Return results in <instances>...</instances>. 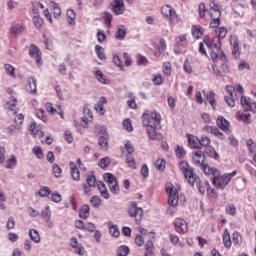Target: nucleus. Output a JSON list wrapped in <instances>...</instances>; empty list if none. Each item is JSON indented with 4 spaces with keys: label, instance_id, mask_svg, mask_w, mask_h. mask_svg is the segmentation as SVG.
I'll return each mask as SVG.
<instances>
[{
    "label": "nucleus",
    "instance_id": "nucleus-1",
    "mask_svg": "<svg viewBox=\"0 0 256 256\" xmlns=\"http://www.w3.org/2000/svg\"><path fill=\"white\" fill-rule=\"evenodd\" d=\"M166 193L168 195V204L170 205L167 208V213L168 215H175V212L177 211V209H175L177 207V205H179V191L177 190V188H175V186H173V184H168L166 186Z\"/></svg>",
    "mask_w": 256,
    "mask_h": 256
},
{
    "label": "nucleus",
    "instance_id": "nucleus-2",
    "mask_svg": "<svg viewBox=\"0 0 256 256\" xmlns=\"http://www.w3.org/2000/svg\"><path fill=\"white\" fill-rule=\"evenodd\" d=\"M178 167L181 171V173L184 175L185 179L188 181L189 185L193 187L195 183L197 182V174H195V170L191 165H189V162L183 160L178 163Z\"/></svg>",
    "mask_w": 256,
    "mask_h": 256
},
{
    "label": "nucleus",
    "instance_id": "nucleus-3",
    "mask_svg": "<svg viewBox=\"0 0 256 256\" xmlns=\"http://www.w3.org/2000/svg\"><path fill=\"white\" fill-rule=\"evenodd\" d=\"M142 125L144 127H150L154 125L157 127L161 123V115L157 112H153L151 110H145L142 114Z\"/></svg>",
    "mask_w": 256,
    "mask_h": 256
},
{
    "label": "nucleus",
    "instance_id": "nucleus-4",
    "mask_svg": "<svg viewBox=\"0 0 256 256\" xmlns=\"http://www.w3.org/2000/svg\"><path fill=\"white\" fill-rule=\"evenodd\" d=\"M235 175H237V170H234L231 173H226L222 176H216L213 179V184L215 185L216 189L223 190L226 185L231 183V178L235 177Z\"/></svg>",
    "mask_w": 256,
    "mask_h": 256
},
{
    "label": "nucleus",
    "instance_id": "nucleus-5",
    "mask_svg": "<svg viewBox=\"0 0 256 256\" xmlns=\"http://www.w3.org/2000/svg\"><path fill=\"white\" fill-rule=\"evenodd\" d=\"M143 213V208L139 207L136 201L130 202V205L128 207V215L129 217L135 219L137 225H141Z\"/></svg>",
    "mask_w": 256,
    "mask_h": 256
},
{
    "label": "nucleus",
    "instance_id": "nucleus-6",
    "mask_svg": "<svg viewBox=\"0 0 256 256\" xmlns=\"http://www.w3.org/2000/svg\"><path fill=\"white\" fill-rule=\"evenodd\" d=\"M162 15L166 17V19L169 21V23H177L179 21V16H177V12H175V9H173L169 5H165L162 7Z\"/></svg>",
    "mask_w": 256,
    "mask_h": 256
},
{
    "label": "nucleus",
    "instance_id": "nucleus-7",
    "mask_svg": "<svg viewBox=\"0 0 256 256\" xmlns=\"http://www.w3.org/2000/svg\"><path fill=\"white\" fill-rule=\"evenodd\" d=\"M173 225L175 228L176 233H179V235H185L187 231H189V227L187 226V221L183 218H175L173 221Z\"/></svg>",
    "mask_w": 256,
    "mask_h": 256
},
{
    "label": "nucleus",
    "instance_id": "nucleus-8",
    "mask_svg": "<svg viewBox=\"0 0 256 256\" xmlns=\"http://www.w3.org/2000/svg\"><path fill=\"white\" fill-rule=\"evenodd\" d=\"M7 93L12 95V97H10V100L6 102L5 109H7V111H13L14 115H16L17 111L15 109H17V99L13 97V95H15V90H13V88H8Z\"/></svg>",
    "mask_w": 256,
    "mask_h": 256
},
{
    "label": "nucleus",
    "instance_id": "nucleus-9",
    "mask_svg": "<svg viewBox=\"0 0 256 256\" xmlns=\"http://www.w3.org/2000/svg\"><path fill=\"white\" fill-rule=\"evenodd\" d=\"M97 183H99V181H97L95 175H88L86 177V184L83 185L84 194L89 195V193H91L92 187H96Z\"/></svg>",
    "mask_w": 256,
    "mask_h": 256
},
{
    "label": "nucleus",
    "instance_id": "nucleus-10",
    "mask_svg": "<svg viewBox=\"0 0 256 256\" xmlns=\"http://www.w3.org/2000/svg\"><path fill=\"white\" fill-rule=\"evenodd\" d=\"M203 41L205 45L210 49L211 51H220L221 50V40L219 38H213L212 40L204 37Z\"/></svg>",
    "mask_w": 256,
    "mask_h": 256
},
{
    "label": "nucleus",
    "instance_id": "nucleus-11",
    "mask_svg": "<svg viewBox=\"0 0 256 256\" xmlns=\"http://www.w3.org/2000/svg\"><path fill=\"white\" fill-rule=\"evenodd\" d=\"M84 117L81 118V125L82 127H87L89 122L93 121V112L89 108V106L84 105L83 107Z\"/></svg>",
    "mask_w": 256,
    "mask_h": 256
},
{
    "label": "nucleus",
    "instance_id": "nucleus-12",
    "mask_svg": "<svg viewBox=\"0 0 256 256\" xmlns=\"http://www.w3.org/2000/svg\"><path fill=\"white\" fill-rule=\"evenodd\" d=\"M112 11L116 15H123L125 13V4L123 0H113L111 3Z\"/></svg>",
    "mask_w": 256,
    "mask_h": 256
},
{
    "label": "nucleus",
    "instance_id": "nucleus-13",
    "mask_svg": "<svg viewBox=\"0 0 256 256\" xmlns=\"http://www.w3.org/2000/svg\"><path fill=\"white\" fill-rule=\"evenodd\" d=\"M241 105L242 107H244V109L246 111H255L256 109V102L251 101V98L247 97V96H242L240 99Z\"/></svg>",
    "mask_w": 256,
    "mask_h": 256
},
{
    "label": "nucleus",
    "instance_id": "nucleus-14",
    "mask_svg": "<svg viewBox=\"0 0 256 256\" xmlns=\"http://www.w3.org/2000/svg\"><path fill=\"white\" fill-rule=\"evenodd\" d=\"M25 29V24L23 23H12L9 32L12 37H17L18 35H21Z\"/></svg>",
    "mask_w": 256,
    "mask_h": 256
},
{
    "label": "nucleus",
    "instance_id": "nucleus-15",
    "mask_svg": "<svg viewBox=\"0 0 256 256\" xmlns=\"http://www.w3.org/2000/svg\"><path fill=\"white\" fill-rule=\"evenodd\" d=\"M29 55L32 59H35L38 65L41 63V50L35 44L29 46Z\"/></svg>",
    "mask_w": 256,
    "mask_h": 256
},
{
    "label": "nucleus",
    "instance_id": "nucleus-16",
    "mask_svg": "<svg viewBox=\"0 0 256 256\" xmlns=\"http://www.w3.org/2000/svg\"><path fill=\"white\" fill-rule=\"evenodd\" d=\"M105 105H107V98L102 96L99 98L98 102L94 106V109L96 113H98V115H105Z\"/></svg>",
    "mask_w": 256,
    "mask_h": 256
},
{
    "label": "nucleus",
    "instance_id": "nucleus-17",
    "mask_svg": "<svg viewBox=\"0 0 256 256\" xmlns=\"http://www.w3.org/2000/svg\"><path fill=\"white\" fill-rule=\"evenodd\" d=\"M28 85L26 86V91L31 95L37 94V78L35 76L28 78Z\"/></svg>",
    "mask_w": 256,
    "mask_h": 256
},
{
    "label": "nucleus",
    "instance_id": "nucleus-18",
    "mask_svg": "<svg viewBox=\"0 0 256 256\" xmlns=\"http://www.w3.org/2000/svg\"><path fill=\"white\" fill-rule=\"evenodd\" d=\"M188 145L191 149H201V142L199 137L194 136L192 134L187 135Z\"/></svg>",
    "mask_w": 256,
    "mask_h": 256
},
{
    "label": "nucleus",
    "instance_id": "nucleus-19",
    "mask_svg": "<svg viewBox=\"0 0 256 256\" xmlns=\"http://www.w3.org/2000/svg\"><path fill=\"white\" fill-rule=\"evenodd\" d=\"M70 173L73 181H79L81 179V172H79V168H77V164L75 162H69Z\"/></svg>",
    "mask_w": 256,
    "mask_h": 256
},
{
    "label": "nucleus",
    "instance_id": "nucleus-20",
    "mask_svg": "<svg viewBox=\"0 0 256 256\" xmlns=\"http://www.w3.org/2000/svg\"><path fill=\"white\" fill-rule=\"evenodd\" d=\"M193 161L198 167L203 165L205 163V152L201 150L193 152Z\"/></svg>",
    "mask_w": 256,
    "mask_h": 256
},
{
    "label": "nucleus",
    "instance_id": "nucleus-21",
    "mask_svg": "<svg viewBox=\"0 0 256 256\" xmlns=\"http://www.w3.org/2000/svg\"><path fill=\"white\" fill-rule=\"evenodd\" d=\"M216 125L221 131H224V133H229V121H227L225 117L219 116L216 120Z\"/></svg>",
    "mask_w": 256,
    "mask_h": 256
},
{
    "label": "nucleus",
    "instance_id": "nucleus-22",
    "mask_svg": "<svg viewBox=\"0 0 256 256\" xmlns=\"http://www.w3.org/2000/svg\"><path fill=\"white\" fill-rule=\"evenodd\" d=\"M98 145L102 151H107L109 149V134L104 133L103 136H100L98 139Z\"/></svg>",
    "mask_w": 256,
    "mask_h": 256
},
{
    "label": "nucleus",
    "instance_id": "nucleus-23",
    "mask_svg": "<svg viewBox=\"0 0 256 256\" xmlns=\"http://www.w3.org/2000/svg\"><path fill=\"white\" fill-rule=\"evenodd\" d=\"M70 245L73 249H75V252L77 253V255H85V248L79 245V242L77 241L76 237L71 238Z\"/></svg>",
    "mask_w": 256,
    "mask_h": 256
},
{
    "label": "nucleus",
    "instance_id": "nucleus-24",
    "mask_svg": "<svg viewBox=\"0 0 256 256\" xmlns=\"http://www.w3.org/2000/svg\"><path fill=\"white\" fill-rule=\"evenodd\" d=\"M199 167L203 171V173H205V175H217V173H219V170H217V168H213L205 162L202 163Z\"/></svg>",
    "mask_w": 256,
    "mask_h": 256
},
{
    "label": "nucleus",
    "instance_id": "nucleus-25",
    "mask_svg": "<svg viewBox=\"0 0 256 256\" xmlns=\"http://www.w3.org/2000/svg\"><path fill=\"white\" fill-rule=\"evenodd\" d=\"M96 187L100 192L101 197H103L104 199H109V191L107 190L105 183L98 181Z\"/></svg>",
    "mask_w": 256,
    "mask_h": 256
},
{
    "label": "nucleus",
    "instance_id": "nucleus-26",
    "mask_svg": "<svg viewBox=\"0 0 256 256\" xmlns=\"http://www.w3.org/2000/svg\"><path fill=\"white\" fill-rule=\"evenodd\" d=\"M222 239H223L224 247H226V249H231V245H232L231 234L229 233L228 229H224Z\"/></svg>",
    "mask_w": 256,
    "mask_h": 256
},
{
    "label": "nucleus",
    "instance_id": "nucleus-27",
    "mask_svg": "<svg viewBox=\"0 0 256 256\" xmlns=\"http://www.w3.org/2000/svg\"><path fill=\"white\" fill-rule=\"evenodd\" d=\"M29 131L34 137H43V131L37 128V123L31 122Z\"/></svg>",
    "mask_w": 256,
    "mask_h": 256
},
{
    "label": "nucleus",
    "instance_id": "nucleus-28",
    "mask_svg": "<svg viewBox=\"0 0 256 256\" xmlns=\"http://www.w3.org/2000/svg\"><path fill=\"white\" fill-rule=\"evenodd\" d=\"M29 131L34 137H43V131L37 128V123L31 122Z\"/></svg>",
    "mask_w": 256,
    "mask_h": 256
},
{
    "label": "nucleus",
    "instance_id": "nucleus-29",
    "mask_svg": "<svg viewBox=\"0 0 256 256\" xmlns=\"http://www.w3.org/2000/svg\"><path fill=\"white\" fill-rule=\"evenodd\" d=\"M29 131L34 137H43V131L37 128V123L31 122Z\"/></svg>",
    "mask_w": 256,
    "mask_h": 256
},
{
    "label": "nucleus",
    "instance_id": "nucleus-30",
    "mask_svg": "<svg viewBox=\"0 0 256 256\" xmlns=\"http://www.w3.org/2000/svg\"><path fill=\"white\" fill-rule=\"evenodd\" d=\"M144 249H145V256L154 255L155 245L153 244V241L148 240L144 245Z\"/></svg>",
    "mask_w": 256,
    "mask_h": 256
},
{
    "label": "nucleus",
    "instance_id": "nucleus-31",
    "mask_svg": "<svg viewBox=\"0 0 256 256\" xmlns=\"http://www.w3.org/2000/svg\"><path fill=\"white\" fill-rule=\"evenodd\" d=\"M212 20L210 21V27L212 29H217L221 25V16H215V13L211 12Z\"/></svg>",
    "mask_w": 256,
    "mask_h": 256
},
{
    "label": "nucleus",
    "instance_id": "nucleus-32",
    "mask_svg": "<svg viewBox=\"0 0 256 256\" xmlns=\"http://www.w3.org/2000/svg\"><path fill=\"white\" fill-rule=\"evenodd\" d=\"M90 211H91V208L89 207V205L87 204L83 205L79 210V218L87 219V217H89Z\"/></svg>",
    "mask_w": 256,
    "mask_h": 256
},
{
    "label": "nucleus",
    "instance_id": "nucleus-33",
    "mask_svg": "<svg viewBox=\"0 0 256 256\" xmlns=\"http://www.w3.org/2000/svg\"><path fill=\"white\" fill-rule=\"evenodd\" d=\"M192 36L194 39H201L203 37V28L200 25L192 27Z\"/></svg>",
    "mask_w": 256,
    "mask_h": 256
},
{
    "label": "nucleus",
    "instance_id": "nucleus-34",
    "mask_svg": "<svg viewBox=\"0 0 256 256\" xmlns=\"http://www.w3.org/2000/svg\"><path fill=\"white\" fill-rule=\"evenodd\" d=\"M237 117L240 121H243L246 125H249L251 123V114L249 113H243V112H238Z\"/></svg>",
    "mask_w": 256,
    "mask_h": 256
},
{
    "label": "nucleus",
    "instance_id": "nucleus-35",
    "mask_svg": "<svg viewBox=\"0 0 256 256\" xmlns=\"http://www.w3.org/2000/svg\"><path fill=\"white\" fill-rule=\"evenodd\" d=\"M29 237L34 243H41V236L39 235V232L35 229L29 230Z\"/></svg>",
    "mask_w": 256,
    "mask_h": 256
},
{
    "label": "nucleus",
    "instance_id": "nucleus-36",
    "mask_svg": "<svg viewBox=\"0 0 256 256\" xmlns=\"http://www.w3.org/2000/svg\"><path fill=\"white\" fill-rule=\"evenodd\" d=\"M67 20L70 25H75V19H77V15L75 14V10L69 9L67 10Z\"/></svg>",
    "mask_w": 256,
    "mask_h": 256
},
{
    "label": "nucleus",
    "instance_id": "nucleus-37",
    "mask_svg": "<svg viewBox=\"0 0 256 256\" xmlns=\"http://www.w3.org/2000/svg\"><path fill=\"white\" fill-rule=\"evenodd\" d=\"M205 153L206 155H208V157H211L212 159H219V154L217 153V151H215V148H213V146H208Z\"/></svg>",
    "mask_w": 256,
    "mask_h": 256
},
{
    "label": "nucleus",
    "instance_id": "nucleus-38",
    "mask_svg": "<svg viewBox=\"0 0 256 256\" xmlns=\"http://www.w3.org/2000/svg\"><path fill=\"white\" fill-rule=\"evenodd\" d=\"M215 33L217 35V39L221 41V39H225L227 37V29L225 27L216 28Z\"/></svg>",
    "mask_w": 256,
    "mask_h": 256
},
{
    "label": "nucleus",
    "instance_id": "nucleus-39",
    "mask_svg": "<svg viewBox=\"0 0 256 256\" xmlns=\"http://www.w3.org/2000/svg\"><path fill=\"white\" fill-rule=\"evenodd\" d=\"M95 53H96L98 59H100V61L107 59V57L105 56L104 49H103V47H101V45L95 46Z\"/></svg>",
    "mask_w": 256,
    "mask_h": 256
},
{
    "label": "nucleus",
    "instance_id": "nucleus-40",
    "mask_svg": "<svg viewBox=\"0 0 256 256\" xmlns=\"http://www.w3.org/2000/svg\"><path fill=\"white\" fill-rule=\"evenodd\" d=\"M110 165H111V158L109 157L101 158L98 162V167H100V169H107V167Z\"/></svg>",
    "mask_w": 256,
    "mask_h": 256
},
{
    "label": "nucleus",
    "instance_id": "nucleus-41",
    "mask_svg": "<svg viewBox=\"0 0 256 256\" xmlns=\"http://www.w3.org/2000/svg\"><path fill=\"white\" fill-rule=\"evenodd\" d=\"M206 99L213 109L217 107V100H215V93L213 91L209 92Z\"/></svg>",
    "mask_w": 256,
    "mask_h": 256
},
{
    "label": "nucleus",
    "instance_id": "nucleus-42",
    "mask_svg": "<svg viewBox=\"0 0 256 256\" xmlns=\"http://www.w3.org/2000/svg\"><path fill=\"white\" fill-rule=\"evenodd\" d=\"M94 75H95L97 81H99V83H102L103 85H107V80L105 79V74H103V72H101V70H96L94 72Z\"/></svg>",
    "mask_w": 256,
    "mask_h": 256
},
{
    "label": "nucleus",
    "instance_id": "nucleus-43",
    "mask_svg": "<svg viewBox=\"0 0 256 256\" xmlns=\"http://www.w3.org/2000/svg\"><path fill=\"white\" fill-rule=\"evenodd\" d=\"M176 44L183 47L187 45V34H181L175 38Z\"/></svg>",
    "mask_w": 256,
    "mask_h": 256
},
{
    "label": "nucleus",
    "instance_id": "nucleus-44",
    "mask_svg": "<svg viewBox=\"0 0 256 256\" xmlns=\"http://www.w3.org/2000/svg\"><path fill=\"white\" fill-rule=\"evenodd\" d=\"M150 139H157V126H146Z\"/></svg>",
    "mask_w": 256,
    "mask_h": 256
},
{
    "label": "nucleus",
    "instance_id": "nucleus-45",
    "mask_svg": "<svg viewBox=\"0 0 256 256\" xmlns=\"http://www.w3.org/2000/svg\"><path fill=\"white\" fill-rule=\"evenodd\" d=\"M126 163L128 167H131V169H137V162L135 161V158L131 156V154L126 155Z\"/></svg>",
    "mask_w": 256,
    "mask_h": 256
},
{
    "label": "nucleus",
    "instance_id": "nucleus-46",
    "mask_svg": "<svg viewBox=\"0 0 256 256\" xmlns=\"http://www.w3.org/2000/svg\"><path fill=\"white\" fill-rule=\"evenodd\" d=\"M51 7L53 10V15L55 19H57V17H61V7L59 6V4L55 2H51Z\"/></svg>",
    "mask_w": 256,
    "mask_h": 256
},
{
    "label": "nucleus",
    "instance_id": "nucleus-47",
    "mask_svg": "<svg viewBox=\"0 0 256 256\" xmlns=\"http://www.w3.org/2000/svg\"><path fill=\"white\" fill-rule=\"evenodd\" d=\"M232 242L234 245H241V243H243V238L241 237V234H239V232H233Z\"/></svg>",
    "mask_w": 256,
    "mask_h": 256
},
{
    "label": "nucleus",
    "instance_id": "nucleus-48",
    "mask_svg": "<svg viewBox=\"0 0 256 256\" xmlns=\"http://www.w3.org/2000/svg\"><path fill=\"white\" fill-rule=\"evenodd\" d=\"M207 13V7H205V3L201 2L198 4V15L200 19H205V15Z\"/></svg>",
    "mask_w": 256,
    "mask_h": 256
},
{
    "label": "nucleus",
    "instance_id": "nucleus-49",
    "mask_svg": "<svg viewBox=\"0 0 256 256\" xmlns=\"http://www.w3.org/2000/svg\"><path fill=\"white\" fill-rule=\"evenodd\" d=\"M210 7H211L210 11L211 13H214V16L221 17V6L212 2L210 4Z\"/></svg>",
    "mask_w": 256,
    "mask_h": 256
},
{
    "label": "nucleus",
    "instance_id": "nucleus-50",
    "mask_svg": "<svg viewBox=\"0 0 256 256\" xmlns=\"http://www.w3.org/2000/svg\"><path fill=\"white\" fill-rule=\"evenodd\" d=\"M6 169H13L17 165V158L15 156H11L8 160H6Z\"/></svg>",
    "mask_w": 256,
    "mask_h": 256
},
{
    "label": "nucleus",
    "instance_id": "nucleus-51",
    "mask_svg": "<svg viewBox=\"0 0 256 256\" xmlns=\"http://www.w3.org/2000/svg\"><path fill=\"white\" fill-rule=\"evenodd\" d=\"M236 17H243L245 15V6L238 4L234 7Z\"/></svg>",
    "mask_w": 256,
    "mask_h": 256
},
{
    "label": "nucleus",
    "instance_id": "nucleus-52",
    "mask_svg": "<svg viewBox=\"0 0 256 256\" xmlns=\"http://www.w3.org/2000/svg\"><path fill=\"white\" fill-rule=\"evenodd\" d=\"M42 217L43 219H45L46 223H49V221H51V207H45V210L42 211Z\"/></svg>",
    "mask_w": 256,
    "mask_h": 256
},
{
    "label": "nucleus",
    "instance_id": "nucleus-53",
    "mask_svg": "<svg viewBox=\"0 0 256 256\" xmlns=\"http://www.w3.org/2000/svg\"><path fill=\"white\" fill-rule=\"evenodd\" d=\"M205 185H206L207 195H209V197H212L213 199H217V193H215V190L211 188V184L205 181Z\"/></svg>",
    "mask_w": 256,
    "mask_h": 256
},
{
    "label": "nucleus",
    "instance_id": "nucleus-54",
    "mask_svg": "<svg viewBox=\"0 0 256 256\" xmlns=\"http://www.w3.org/2000/svg\"><path fill=\"white\" fill-rule=\"evenodd\" d=\"M38 195L40 197H49V195H51V189L47 186H43L40 188Z\"/></svg>",
    "mask_w": 256,
    "mask_h": 256
},
{
    "label": "nucleus",
    "instance_id": "nucleus-55",
    "mask_svg": "<svg viewBox=\"0 0 256 256\" xmlns=\"http://www.w3.org/2000/svg\"><path fill=\"white\" fill-rule=\"evenodd\" d=\"M136 61H137L138 65H143L144 67L149 65V60H147V57H145L141 54H138L136 56Z\"/></svg>",
    "mask_w": 256,
    "mask_h": 256
},
{
    "label": "nucleus",
    "instance_id": "nucleus-56",
    "mask_svg": "<svg viewBox=\"0 0 256 256\" xmlns=\"http://www.w3.org/2000/svg\"><path fill=\"white\" fill-rule=\"evenodd\" d=\"M90 203H91L92 207L99 209L101 207V198L99 196H93L90 199Z\"/></svg>",
    "mask_w": 256,
    "mask_h": 256
},
{
    "label": "nucleus",
    "instance_id": "nucleus-57",
    "mask_svg": "<svg viewBox=\"0 0 256 256\" xmlns=\"http://www.w3.org/2000/svg\"><path fill=\"white\" fill-rule=\"evenodd\" d=\"M175 154L176 157H178V159H183L185 157V148H183V146L178 145L175 149Z\"/></svg>",
    "mask_w": 256,
    "mask_h": 256
},
{
    "label": "nucleus",
    "instance_id": "nucleus-58",
    "mask_svg": "<svg viewBox=\"0 0 256 256\" xmlns=\"http://www.w3.org/2000/svg\"><path fill=\"white\" fill-rule=\"evenodd\" d=\"M52 171H53V175L54 177H56L57 179H59V177H61V175H63V170L61 169V167L57 164H54L52 167Z\"/></svg>",
    "mask_w": 256,
    "mask_h": 256
},
{
    "label": "nucleus",
    "instance_id": "nucleus-59",
    "mask_svg": "<svg viewBox=\"0 0 256 256\" xmlns=\"http://www.w3.org/2000/svg\"><path fill=\"white\" fill-rule=\"evenodd\" d=\"M108 187L111 193H114V195H117V193H119V183L117 182V180L108 184Z\"/></svg>",
    "mask_w": 256,
    "mask_h": 256
},
{
    "label": "nucleus",
    "instance_id": "nucleus-60",
    "mask_svg": "<svg viewBox=\"0 0 256 256\" xmlns=\"http://www.w3.org/2000/svg\"><path fill=\"white\" fill-rule=\"evenodd\" d=\"M4 69L7 73V75H9L10 77H15V67H13V65L5 64Z\"/></svg>",
    "mask_w": 256,
    "mask_h": 256
},
{
    "label": "nucleus",
    "instance_id": "nucleus-61",
    "mask_svg": "<svg viewBox=\"0 0 256 256\" xmlns=\"http://www.w3.org/2000/svg\"><path fill=\"white\" fill-rule=\"evenodd\" d=\"M36 117L43 121V123H47V116L45 115V111L43 109L36 110Z\"/></svg>",
    "mask_w": 256,
    "mask_h": 256
},
{
    "label": "nucleus",
    "instance_id": "nucleus-62",
    "mask_svg": "<svg viewBox=\"0 0 256 256\" xmlns=\"http://www.w3.org/2000/svg\"><path fill=\"white\" fill-rule=\"evenodd\" d=\"M118 256H128L129 255V247L127 246H120L117 250Z\"/></svg>",
    "mask_w": 256,
    "mask_h": 256
},
{
    "label": "nucleus",
    "instance_id": "nucleus-63",
    "mask_svg": "<svg viewBox=\"0 0 256 256\" xmlns=\"http://www.w3.org/2000/svg\"><path fill=\"white\" fill-rule=\"evenodd\" d=\"M32 152L36 155L37 159H43V149L39 146H34Z\"/></svg>",
    "mask_w": 256,
    "mask_h": 256
},
{
    "label": "nucleus",
    "instance_id": "nucleus-64",
    "mask_svg": "<svg viewBox=\"0 0 256 256\" xmlns=\"http://www.w3.org/2000/svg\"><path fill=\"white\" fill-rule=\"evenodd\" d=\"M173 69L171 68V63L164 62L163 63V73L164 75H171Z\"/></svg>",
    "mask_w": 256,
    "mask_h": 256
}]
</instances>
